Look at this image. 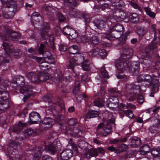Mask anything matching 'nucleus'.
<instances>
[{"label": "nucleus", "mask_w": 160, "mask_h": 160, "mask_svg": "<svg viewBox=\"0 0 160 160\" xmlns=\"http://www.w3.org/2000/svg\"><path fill=\"white\" fill-rule=\"evenodd\" d=\"M57 16L60 22H62L65 20V17L61 13H58L57 14Z\"/></svg>", "instance_id": "obj_57"}, {"label": "nucleus", "mask_w": 160, "mask_h": 160, "mask_svg": "<svg viewBox=\"0 0 160 160\" xmlns=\"http://www.w3.org/2000/svg\"><path fill=\"white\" fill-rule=\"evenodd\" d=\"M16 82L17 84L21 87L20 89V92L23 93L24 95L23 100L24 102H25V100L27 99L32 94L31 87L30 86L26 85L23 86L24 84V79L23 77L21 76L17 77Z\"/></svg>", "instance_id": "obj_5"}, {"label": "nucleus", "mask_w": 160, "mask_h": 160, "mask_svg": "<svg viewBox=\"0 0 160 160\" xmlns=\"http://www.w3.org/2000/svg\"><path fill=\"white\" fill-rule=\"evenodd\" d=\"M76 122V119L74 118L70 119L68 121V124L70 125H72Z\"/></svg>", "instance_id": "obj_63"}, {"label": "nucleus", "mask_w": 160, "mask_h": 160, "mask_svg": "<svg viewBox=\"0 0 160 160\" xmlns=\"http://www.w3.org/2000/svg\"><path fill=\"white\" fill-rule=\"evenodd\" d=\"M10 84V82L8 80H1L0 77V111L1 112L9 107L8 99L9 94L6 89Z\"/></svg>", "instance_id": "obj_2"}, {"label": "nucleus", "mask_w": 160, "mask_h": 160, "mask_svg": "<svg viewBox=\"0 0 160 160\" xmlns=\"http://www.w3.org/2000/svg\"><path fill=\"white\" fill-rule=\"evenodd\" d=\"M22 129L21 127L18 125H16L13 128V131L16 133H18L20 132Z\"/></svg>", "instance_id": "obj_52"}, {"label": "nucleus", "mask_w": 160, "mask_h": 160, "mask_svg": "<svg viewBox=\"0 0 160 160\" xmlns=\"http://www.w3.org/2000/svg\"><path fill=\"white\" fill-rule=\"evenodd\" d=\"M56 121L53 119H52L50 117H47L44 118L43 123L48 125V127H51L52 125L55 123Z\"/></svg>", "instance_id": "obj_30"}, {"label": "nucleus", "mask_w": 160, "mask_h": 160, "mask_svg": "<svg viewBox=\"0 0 160 160\" xmlns=\"http://www.w3.org/2000/svg\"><path fill=\"white\" fill-rule=\"evenodd\" d=\"M140 77L141 78L142 80H140L138 79V82H141L143 81H146L148 82H150L152 80L151 77L149 75L147 74L144 76L140 75Z\"/></svg>", "instance_id": "obj_33"}, {"label": "nucleus", "mask_w": 160, "mask_h": 160, "mask_svg": "<svg viewBox=\"0 0 160 160\" xmlns=\"http://www.w3.org/2000/svg\"><path fill=\"white\" fill-rule=\"evenodd\" d=\"M144 9L147 14L150 17L153 18L155 17V13L153 12H152L149 8L145 7L144 8Z\"/></svg>", "instance_id": "obj_46"}, {"label": "nucleus", "mask_w": 160, "mask_h": 160, "mask_svg": "<svg viewBox=\"0 0 160 160\" xmlns=\"http://www.w3.org/2000/svg\"><path fill=\"white\" fill-rule=\"evenodd\" d=\"M107 149L111 152H113L117 153H119V151L118 150L117 148H116L113 146L108 147Z\"/></svg>", "instance_id": "obj_49"}, {"label": "nucleus", "mask_w": 160, "mask_h": 160, "mask_svg": "<svg viewBox=\"0 0 160 160\" xmlns=\"http://www.w3.org/2000/svg\"><path fill=\"white\" fill-rule=\"evenodd\" d=\"M130 4L135 9L139 10H140V8L139 6L136 3L130 2Z\"/></svg>", "instance_id": "obj_58"}, {"label": "nucleus", "mask_w": 160, "mask_h": 160, "mask_svg": "<svg viewBox=\"0 0 160 160\" xmlns=\"http://www.w3.org/2000/svg\"><path fill=\"white\" fill-rule=\"evenodd\" d=\"M150 150L149 146L147 144L144 145L142 148V152H143L145 153H147L149 152Z\"/></svg>", "instance_id": "obj_48"}, {"label": "nucleus", "mask_w": 160, "mask_h": 160, "mask_svg": "<svg viewBox=\"0 0 160 160\" xmlns=\"http://www.w3.org/2000/svg\"><path fill=\"white\" fill-rule=\"evenodd\" d=\"M111 115L110 117L108 116L107 117L106 116L105 119H108L107 123L105 124L103 122H101L99 124L97 127V130H98L102 128L101 133L103 136H106L111 133L112 132L111 124L114 122V120L113 119H111Z\"/></svg>", "instance_id": "obj_6"}, {"label": "nucleus", "mask_w": 160, "mask_h": 160, "mask_svg": "<svg viewBox=\"0 0 160 160\" xmlns=\"http://www.w3.org/2000/svg\"><path fill=\"white\" fill-rule=\"evenodd\" d=\"M79 84L80 82L79 81H76L75 82V88L73 91V93L76 95L77 99L79 102H80L82 99V97H85V95H82L80 94L78 96L77 95V94L79 92Z\"/></svg>", "instance_id": "obj_18"}, {"label": "nucleus", "mask_w": 160, "mask_h": 160, "mask_svg": "<svg viewBox=\"0 0 160 160\" xmlns=\"http://www.w3.org/2000/svg\"><path fill=\"white\" fill-rule=\"evenodd\" d=\"M126 89L127 91H132L137 90L140 91V87L138 85H134L132 84H128L126 86Z\"/></svg>", "instance_id": "obj_28"}, {"label": "nucleus", "mask_w": 160, "mask_h": 160, "mask_svg": "<svg viewBox=\"0 0 160 160\" xmlns=\"http://www.w3.org/2000/svg\"><path fill=\"white\" fill-rule=\"evenodd\" d=\"M49 24L48 23L46 22L43 24L42 28L40 29L41 31L48 32L49 28Z\"/></svg>", "instance_id": "obj_42"}, {"label": "nucleus", "mask_w": 160, "mask_h": 160, "mask_svg": "<svg viewBox=\"0 0 160 160\" xmlns=\"http://www.w3.org/2000/svg\"><path fill=\"white\" fill-rule=\"evenodd\" d=\"M72 153L71 149L65 150L61 153V159L62 160H68L72 157Z\"/></svg>", "instance_id": "obj_17"}, {"label": "nucleus", "mask_w": 160, "mask_h": 160, "mask_svg": "<svg viewBox=\"0 0 160 160\" xmlns=\"http://www.w3.org/2000/svg\"><path fill=\"white\" fill-rule=\"evenodd\" d=\"M70 133L73 137L78 138L81 136L82 132L79 128L75 127Z\"/></svg>", "instance_id": "obj_27"}, {"label": "nucleus", "mask_w": 160, "mask_h": 160, "mask_svg": "<svg viewBox=\"0 0 160 160\" xmlns=\"http://www.w3.org/2000/svg\"><path fill=\"white\" fill-rule=\"evenodd\" d=\"M52 158L47 155H43L41 160H52Z\"/></svg>", "instance_id": "obj_61"}, {"label": "nucleus", "mask_w": 160, "mask_h": 160, "mask_svg": "<svg viewBox=\"0 0 160 160\" xmlns=\"http://www.w3.org/2000/svg\"><path fill=\"white\" fill-rule=\"evenodd\" d=\"M45 61L49 64H54L55 63L54 58L51 55L48 56L46 58Z\"/></svg>", "instance_id": "obj_41"}, {"label": "nucleus", "mask_w": 160, "mask_h": 160, "mask_svg": "<svg viewBox=\"0 0 160 160\" xmlns=\"http://www.w3.org/2000/svg\"><path fill=\"white\" fill-rule=\"evenodd\" d=\"M147 28L142 27L138 30V33L139 35L143 36L147 32Z\"/></svg>", "instance_id": "obj_44"}, {"label": "nucleus", "mask_w": 160, "mask_h": 160, "mask_svg": "<svg viewBox=\"0 0 160 160\" xmlns=\"http://www.w3.org/2000/svg\"><path fill=\"white\" fill-rule=\"evenodd\" d=\"M41 36L42 40H44L48 37V32L41 31Z\"/></svg>", "instance_id": "obj_51"}, {"label": "nucleus", "mask_w": 160, "mask_h": 160, "mask_svg": "<svg viewBox=\"0 0 160 160\" xmlns=\"http://www.w3.org/2000/svg\"><path fill=\"white\" fill-rule=\"evenodd\" d=\"M18 146V143L15 141H12L10 142L9 145L8 147V151H13Z\"/></svg>", "instance_id": "obj_31"}, {"label": "nucleus", "mask_w": 160, "mask_h": 160, "mask_svg": "<svg viewBox=\"0 0 160 160\" xmlns=\"http://www.w3.org/2000/svg\"><path fill=\"white\" fill-rule=\"evenodd\" d=\"M105 150L103 148H99L97 149H86L84 150L83 157L89 159L92 157H96L98 155V153H100L102 154L104 153Z\"/></svg>", "instance_id": "obj_9"}, {"label": "nucleus", "mask_w": 160, "mask_h": 160, "mask_svg": "<svg viewBox=\"0 0 160 160\" xmlns=\"http://www.w3.org/2000/svg\"><path fill=\"white\" fill-rule=\"evenodd\" d=\"M133 53L132 48L128 46H125L120 57L115 61V66L118 70L122 72L128 67V59L131 57Z\"/></svg>", "instance_id": "obj_3"}, {"label": "nucleus", "mask_w": 160, "mask_h": 160, "mask_svg": "<svg viewBox=\"0 0 160 160\" xmlns=\"http://www.w3.org/2000/svg\"><path fill=\"white\" fill-rule=\"evenodd\" d=\"M157 48L155 43L154 42H152L145 49V54L142 56L140 59V62L144 64H146L148 63V59L150 57L149 53L152 52L154 49Z\"/></svg>", "instance_id": "obj_8"}, {"label": "nucleus", "mask_w": 160, "mask_h": 160, "mask_svg": "<svg viewBox=\"0 0 160 160\" xmlns=\"http://www.w3.org/2000/svg\"><path fill=\"white\" fill-rule=\"evenodd\" d=\"M120 107L122 108V110L124 112V113L126 116L128 117L129 118H132L134 116V114L132 113V111L129 109L125 110V109L131 108L133 110H134L136 108V106L130 103H128L126 106L124 104L122 103L120 104Z\"/></svg>", "instance_id": "obj_11"}, {"label": "nucleus", "mask_w": 160, "mask_h": 160, "mask_svg": "<svg viewBox=\"0 0 160 160\" xmlns=\"http://www.w3.org/2000/svg\"><path fill=\"white\" fill-rule=\"evenodd\" d=\"M154 121L157 123L154 124H153V127L155 128H157L159 125L160 124V121L158 119H155L154 120Z\"/></svg>", "instance_id": "obj_62"}, {"label": "nucleus", "mask_w": 160, "mask_h": 160, "mask_svg": "<svg viewBox=\"0 0 160 160\" xmlns=\"http://www.w3.org/2000/svg\"><path fill=\"white\" fill-rule=\"evenodd\" d=\"M68 52L71 54H75L78 52V47L76 45H72L69 48Z\"/></svg>", "instance_id": "obj_34"}, {"label": "nucleus", "mask_w": 160, "mask_h": 160, "mask_svg": "<svg viewBox=\"0 0 160 160\" xmlns=\"http://www.w3.org/2000/svg\"><path fill=\"white\" fill-rule=\"evenodd\" d=\"M117 77L118 79L126 78V76L123 74L121 72H119L118 74L117 75Z\"/></svg>", "instance_id": "obj_60"}, {"label": "nucleus", "mask_w": 160, "mask_h": 160, "mask_svg": "<svg viewBox=\"0 0 160 160\" xmlns=\"http://www.w3.org/2000/svg\"><path fill=\"white\" fill-rule=\"evenodd\" d=\"M39 82L47 80L49 78V75L47 72H41L38 74Z\"/></svg>", "instance_id": "obj_25"}, {"label": "nucleus", "mask_w": 160, "mask_h": 160, "mask_svg": "<svg viewBox=\"0 0 160 160\" xmlns=\"http://www.w3.org/2000/svg\"><path fill=\"white\" fill-rule=\"evenodd\" d=\"M75 0H63V4L66 7L72 8L76 5Z\"/></svg>", "instance_id": "obj_24"}, {"label": "nucleus", "mask_w": 160, "mask_h": 160, "mask_svg": "<svg viewBox=\"0 0 160 160\" xmlns=\"http://www.w3.org/2000/svg\"><path fill=\"white\" fill-rule=\"evenodd\" d=\"M140 141L141 140L139 138L132 139H131L132 144V145H135L137 146L138 145L140 144Z\"/></svg>", "instance_id": "obj_50"}, {"label": "nucleus", "mask_w": 160, "mask_h": 160, "mask_svg": "<svg viewBox=\"0 0 160 160\" xmlns=\"http://www.w3.org/2000/svg\"><path fill=\"white\" fill-rule=\"evenodd\" d=\"M90 41L91 44L94 45H97L99 42V39L95 36H93Z\"/></svg>", "instance_id": "obj_45"}, {"label": "nucleus", "mask_w": 160, "mask_h": 160, "mask_svg": "<svg viewBox=\"0 0 160 160\" xmlns=\"http://www.w3.org/2000/svg\"><path fill=\"white\" fill-rule=\"evenodd\" d=\"M100 71L102 76L104 78H109V76L108 74V72L106 71L104 67L103 66L101 68Z\"/></svg>", "instance_id": "obj_43"}, {"label": "nucleus", "mask_w": 160, "mask_h": 160, "mask_svg": "<svg viewBox=\"0 0 160 160\" xmlns=\"http://www.w3.org/2000/svg\"><path fill=\"white\" fill-rule=\"evenodd\" d=\"M106 105L110 109L114 110L118 106V100L117 97H112L106 102Z\"/></svg>", "instance_id": "obj_12"}, {"label": "nucleus", "mask_w": 160, "mask_h": 160, "mask_svg": "<svg viewBox=\"0 0 160 160\" xmlns=\"http://www.w3.org/2000/svg\"><path fill=\"white\" fill-rule=\"evenodd\" d=\"M71 29H72L68 26H67L63 28V33L65 35H68L71 32Z\"/></svg>", "instance_id": "obj_47"}, {"label": "nucleus", "mask_w": 160, "mask_h": 160, "mask_svg": "<svg viewBox=\"0 0 160 160\" xmlns=\"http://www.w3.org/2000/svg\"><path fill=\"white\" fill-rule=\"evenodd\" d=\"M42 8L43 10H45L46 12H50L52 11V8L50 6L47 4H45L43 6Z\"/></svg>", "instance_id": "obj_53"}, {"label": "nucleus", "mask_w": 160, "mask_h": 160, "mask_svg": "<svg viewBox=\"0 0 160 160\" xmlns=\"http://www.w3.org/2000/svg\"><path fill=\"white\" fill-rule=\"evenodd\" d=\"M151 154L153 156H155L159 154L157 150V148H153L151 151Z\"/></svg>", "instance_id": "obj_59"}, {"label": "nucleus", "mask_w": 160, "mask_h": 160, "mask_svg": "<svg viewBox=\"0 0 160 160\" xmlns=\"http://www.w3.org/2000/svg\"><path fill=\"white\" fill-rule=\"evenodd\" d=\"M33 132L34 131L32 128H28L23 131L24 134L26 138L31 135Z\"/></svg>", "instance_id": "obj_39"}, {"label": "nucleus", "mask_w": 160, "mask_h": 160, "mask_svg": "<svg viewBox=\"0 0 160 160\" xmlns=\"http://www.w3.org/2000/svg\"><path fill=\"white\" fill-rule=\"evenodd\" d=\"M68 36L69 38L73 39H75L77 37L78 34L73 29H71V32Z\"/></svg>", "instance_id": "obj_38"}, {"label": "nucleus", "mask_w": 160, "mask_h": 160, "mask_svg": "<svg viewBox=\"0 0 160 160\" xmlns=\"http://www.w3.org/2000/svg\"><path fill=\"white\" fill-rule=\"evenodd\" d=\"M108 91L111 95H113L115 97L116 96L117 97H119L121 96L120 92L117 89L110 88L108 89Z\"/></svg>", "instance_id": "obj_35"}, {"label": "nucleus", "mask_w": 160, "mask_h": 160, "mask_svg": "<svg viewBox=\"0 0 160 160\" xmlns=\"http://www.w3.org/2000/svg\"><path fill=\"white\" fill-rule=\"evenodd\" d=\"M87 39V37L84 35H82L80 37V41L83 43L86 42Z\"/></svg>", "instance_id": "obj_64"}, {"label": "nucleus", "mask_w": 160, "mask_h": 160, "mask_svg": "<svg viewBox=\"0 0 160 160\" xmlns=\"http://www.w3.org/2000/svg\"><path fill=\"white\" fill-rule=\"evenodd\" d=\"M10 158L13 160H19L22 157V155L16 150L13 151H8V152Z\"/></svg>", "instance_id": "obj_20"}, {"label": "nucleus", "mask_w": 160, "mask_h": 160, "mask_svg": "<svg viewBox=\"0 0 160 160\" xmlns=\"http://www.w3.org/2000/svg\"><path fill=\"white\" fill-rule=\"evenodd\" d=\"M45 148V147L44 146L42 147V148H36L34 151V154L32 160H41L40 157Z\"/></svg>", "instance_id": "obj_22"}, {"label": "nucleus", "mask_w": 160, "mask_h": 160, "mask_svg": "<svg viewBox=\"0 0 160 160\" xmlns=\"http://www.w3.org/2000/svg\"><path fill=\"white\" fill-rule=\"evenodd\" d=\"M45 46L43 44H41L40 45V47L38 48L39 53L40 54H43V49L44 48Z\"/></svg>", "instance_id": "obj_56"}, {"label": "nucleus", "mask_w": 160, "mask_h": 160, "mask_svg": "<svg viewBox=\"0 0 160 160\" xmlns=\"http://www.w3.org/2000/svg\"><path fill=\"white\" fill-rule=\"evenodd\" d=\"M88 54L92 57L96 56L98 55L101 56H105L106 54V52L104 49H101L98 47H95L89 52Z\"/></svg>", "instance_id": "obj_15"}, {"label": "nucleus", "mask_w": 160, "mask_h": 160, "mask_svg": "<svg viewBox=\"0 0 160 160\" xmlns=\"http://www.w3.org/2000/svg\"><path fill=\"white\" fill-rule=\"evenodd\" d=\"M105 94V88H102L98 94V99L93 101L94 105L97 106H101L103 105L104 102V98Z\"/></svg>", "instance_id": "obj_13"}, {"label": "nucleus", "mask_w": 160, "mask_h": 160, "mask_svg": "<svg viewBox=\"0 0 160 160\" xmlns=\"http://www.w3.org/2000/svg\"><path fill=\"white\" fill-rule=\"evenodd\" d=\"M67 46L65 44H62L59 46V49L61 51H65L67 49Z\"/></svg>", "instance_id": "obj_55"}, {"label": "nucleus", "mask_w": 160, "mask_h": 160, "mask_svg": "<svg viewBox=\"0 0 160 160\" xmlns=\"http://www.w3.org/2000/svg\"><path fill=\"white\" fill-rule=\"evenodd\" d=\"M128 148V146L124 144H119L117 147L118 150L119 151V153L125 151L126 149Z\"/></svg>", "instance_id": "obj_40"}, {"label": "nucleus", "mask_w": 160, "mask_h": 160, "mask_svg": "<svg viewBox=\"0 0 160 160\" xmlns=\"http://www.w3.org/2000/svg\"><path fill=\"white\" fill-rule=\"evenodd\" d=\"M17 0H1L2 4V10L4 17L12 18L16 11Z\"/></svg>", "instance_id": "obj_4"}, {"label": "nucleus", "mask_w": 160, "mask_h": 160, "mask_svg": "<svg viewBox=\"0 0 160 160\" xmlns=\"http://www.w3.org/2000/svg\"><path fill=\"white\" fill-rule=\"evenodd\" d=\"M83 61V56L79 53L76 54L69 60V63L67 67L68 68L71 69L72 70L75 66L80 64Z\"/></svg>", "instance_id": "obj_10"}, {"label": "nucleus", "mask_w": 160, "mask_h": 160, "mask_svg": "<svg viewBox=\"0 0 160 160\" xmlns=\"http://www.w3.org/2000/svg\"><path fill=\"white\" fill-rule=\"evenodd\" d=\"M82 63L83 64L82 67L83 69L86 71L89 70L90 66V62L88 61L85 60Z\"/></svg>", "instance_id": "obj_36"}, {"label": "nucleus", "mask_w": 160, "mask_h": 160, "mask_svg": "<svg viewBox=\"0 0 160 160\" xmlns=\"http://www.w3.org/2000/svg\"><path fill=\"white\" fill-rule=\"evenodd\" d=\"M26 76L28 80L32 83L39 82L38 75L35 73L32 72H28L26 74Z\"/></svg>", "instance_id": "obj_16"}, {"label": "nucleus", "mask_w": 160, "mask_h": 160, "mask_svg": "<svg viewBox=\"0 0 160 160\" xmlns=\"http://www.w3.org/2000/svg\"><path fill=\"white\" fill-rule=\"evenodd\" d=\"M39 17V18L42 19L41 16L40 15L39 13L38 12H33L31 17V22H33V25H34V23L36 24L37 22H40V19L39 20H38V18L37 19V17Z\"/></svg>", "instance_id": "obj_26"}, {"label": "nucleus", "mask_w": 160, "mask_h": 160, "mask_svg": "<svg viewBox=\"0 0 160 160\" xmlns=\"http://www.w3.org/2000/svg\"><path fill=\"white\" fill-rule=\"evenodd\" d=\"M99 114L98 112L94 110L89 111L86 115L87 118H91L97 117Z\"/></svg>", "instance_id": "obj_29"}, {"label": "nucleus", "mask_w": 160, "mask_h": 160, "mask_svg": "<svg viewBox=\"0 0 160 160\" xmlns=\"http://www.w3.org/2000/svg\"><path fill=\"white\" fill-rule=\"evenodd\" d=\"M106 24L105 21L103 20H99L96 22V26L98 28L101 29L104 27Z\"/></svg>", "instance_id": "obj_37"}, {"label": "nucleus", "mask_w": 160, "mask_h": 160, "mask_svg": "<svg viewBox=\"0 0 160 160\" xmlns=\"http://www.w3.org/2000/svg\"><path fill=\"white\" fill-rule=\"evenodd\" d=\"M118 15V17L117 18V21H121L123 20L125 18V16H122V13L124 15V13L122 12H117Z\"/></svg>", "instance_id": "obj_54"}, {"label": "nucleus", "mask_w": 160, "mask_h": 160, "mask_svg": "<svg viewBox=\"0 0 160 160\" xmlns=\"http://www.w3.org/2000/svg\"><path fill=\"white\" fill-rule=\"evenodd\" d=\"M139 64L137 62H132L131 64L130 68L132 75H136L138 74L139 70Z\"/></svg>", "instance_id": "obj_21"}, {"label": "nucleus", "mask_w": 160, "mask_h": 160, "mask_svg": "<svg viewBox=\"0 0 160 160\" xmlns=\"http://www.w3.org/2000/svg\"><path fill=\"white\" fill-rule=\"evenodd\" d=\"M44 146L45 147V148L43 150V151L46 150L47 151V152H49L52 154H54L55 152L56 151V147L52 143L50 144L48 146H46V145L44 144L42 145L41 146L38 147L37 148H42V147Z\"/></svg>", "instance_id": "obj_19"}, {"label": "nucleus", "mask_w": 160, "mask_h": 160, "mask_svg": "<svg viewBox=\"0 0 160 160\" xmlns=\"http://www.w3.org/2000/svg\"><path fill=\"white\" fill-rule=\"evenodd\" d=\"M53 77L54 78V80L55 82L57 81H61L63 79L62 74L59 69L56 70L54 73Z\"/></svg>", "instance_id": "obj_23"}, {"label": "nucleus", "mask_w": 160, "mask_h": 160, "mask_svg": "<svg viewBox=\"0 0 160 160\" xmlns=\"http://www.w3.org/2000/svg\"><path fill=\"white\" fill-rule=\"evenodd\" d=\"M40 121V116L38 113L33 111L29 113L28 123L30 124L37 123Z\"/></svg>", "instance_id": "obj_14"}, {"label": "nucleus", "mask_w": 160, "mask_h": 160, "mask_svg": "<svg viewBox=\"0 0 160 160\" xmlns=\"http://www.w3.org/2000/svg\"><path fill=\"white\" fill-rule=\"evenodd\" d=\"M130 21L133 22H137L139 21V17L136 13L131 14L129 17Z\"/></svg>", "instance_id": "obj_32"}, {"label": "nucleus", "mask_w": 160, "mask_h": 160, "mask_svg": "<svg viewBox=\"0 0 160 160\" xmlns=\"http://www.w3.org/2000/svg\"><path fill=\"white\" fill-rule=\"evenodd\" d=\"M1 38L3 40L2 46L6 53L9 55L13 53V47L9 44V39L12 41H16L20 37L18 33L16 32H12L10 27L5 28Z\"/></svg>", "instance_id": "obj_1"}, {"label": "nucleus", "mask_w": 160, "mask_h": 160, "mask_svg": "<svg viewBox=\"0 0 160 160\" xmlns=\"http://www.w3.org/2000/svg\"><path fill=\"white\" fill-rule=\"evenodd\" d=\"M123 31L122 26L119 24H116L111 29L109 33L106 35V38L110 41H112L115 38H118L120 37L121 32Z\"/></svg>", "instance_id": "obj_7"}]
</instances>
